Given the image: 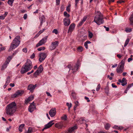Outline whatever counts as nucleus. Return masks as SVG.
<instances>
[{"label":"nucleus","mask_w":133,"mask_h":133,"mask_svg":"<svg viewBox=\"0 0 133 133\" xmlns=\"http://www.w3.org/2000/svg\"><path fill=\"white\" fill-rule=\"evenodd\" d=\"M101 88V85H100L99 84H98V86H97V87L96 88V90L97 91H98L100 89V88Z\"/></svg>","instance_id":"45"},{"label":"nucleus","mask_w":133,"mask_h":133,"mask_svg":"<svg viewBox=\"0 0 133 133\" xmlns=\"http://www.w3.org/2000/svg\"><path fill=\"white\" fill-rule=\"evenodd\" d=\"M17 109L16 104L15 102H13L7 105L5 108L6 113L7 115H12Z\"/></svg>","instance_id":"1"},{"label":"nucleus","mask_w":133,"mask_h":133,"mask_svg":"<svg viewBox=\"0 0 133 133\" xmlns=\"http://www.w3.org/2000/svg\"><path fill=\"white\" fill-rule=\"evenodd\" d=\"M43 70V67L42 65H41L38 68L37 70L35 72L34 74V76H36L39 74L41 73Z\"/></svg>","instance_id":"8"},{"label":"nucleus","mask_w":133,"mask_h":133,"mask_svg":"<svg viewBox=\"0 0 133 133\" xmlns=\"http://www.w3.org/2000/svg\"><path fill=\"white\" fill-rule=\"evenodd\" d=\"M132 86H133V83H132L131 84H129L128 86L126 88L127 90H128Z\"/></svg>","instance_id":"42"},{"label":"nucleus","mask_w":133,"mask_h":133,"mask_svg":"<svg viewBox=\"0 0 133 133\" xmlns=\"http://www.w3.org/2000/svg\"><path fill=\"white\" fill-rule=\"evenodd\" d=\"M34 102H33L30 104L28 110L30 112H32L36 108L35 105L34 104Z\"/></svg>","instance_id":"10"},{"label":"nucleus","mask_w":133,"mask_h":133,"mask_svg":"<svg viewBox=\"0 0 133 133\" xmlns=\"http://www.w3.org/2000/svg\"><path fill=\"white\" fill-rule=\"evenodd\" d=\"M43 32V30H40L38 33L36 35V36L37 37L41 33Z\"/></svg>","instance_id":"38"},{"label":"nucleus","mask_w":133,"mask_h":133,"mask_svg":"<svg viewBox=\"0 0 133 133\" xmlns=\"http://www.w3.org/2000/svg\"><path fill=\"white\" fill-rule=\"evenodd\" d=\"M75 103V106H76L77 107L78 105V102L77 101H76Z\"/></svg>","instance_id":"60"},{"label":"nucleus","mask_w":133,"mask_h":133,"mask_svg":"<svg viewBox=\"0 0 133 133\" xmlns=\"http://www.w3.org/2000/svg\"><path fill=\"white\" fill-rule=\"evenodd\" d=\"M35 89V87L32 84L29 85L28 88V89L30 91L32 92Z\"/></svg>","instance_id":"20"},{"label":"nucleus","mask_w":133,"mask_h":133,"mask_svg":"<svg viewBox=\"0 0 133 133\" xmlns=\"http://www.w3.org/2000/svg\"><path fill=\"white\" fill-rule=\"evenodd\" d=\"M64 24L66 26H68L70 23V20L68 17H66L63 19Z\"/></svg>","instance_id":"12"},{"label":"nucleus","mask_w":133,"mask_h":133,"mask_svg":"<svg viewBox=\"0 0 133 133\" xmlns=\"http://www.w3.org/2000/svg\"><path fill=\"white\" fill-rule=\"evenodd\" d=\"M12 57L11 56L8 57L7 58L6 61L5 62V63H6L7 64H8Z\"/></svg>","instance_id":"26"},{"label":"nucleus","mask_w":133,"mask_h":133,"mask_svg":"<svg viewBox=\"0 0 133 133\" xmlns=\"http://www.w3.org/2000/svg\"><path fill=\"white\" fill-rule=\"evenodd\" d=\"M82 20L78 24L79 26H80L82 25L83 24L84 22Z\"/></svg>","instance_id":"48"},{"label":"nucleus","mask_w":133,"mask_h":133,"mask_svg":"<svg viewBox=\"0 0 133 133\" xmlns=\"http://www.w3.org/2000/svg\"><path fill=\"white\" fill-rule=\"evenodd\" d=\"M40 11L38 9H37L36 10V11L34 12V14H37L38 13L39 11Z\"/></svg>","instance_id":"62"},{"label":"nucleus","mask_w":133,"mask_h":133,"mask_svg":"<svg viewBox=\"0 0 133 133\" xmlns=\"http://www.w3.org/2000/svg\"><path fill=\"white\" fill-rule=\"evenodd\" d=\"M84 120L82 118H80L79 120L78 121V123L81 124L83 123V122Z\"/></svg>","instance_id":"43"},{"label":"nucleus","mask_w":133,"mask_h":133,"mask_svg":"<svg viewBox=\"0 0 133 133\" xmlns=\"http://www.w3.org/2000/svg\"><path fill=\"white\" fill-rule=\"evenodd\" d=\"M61 119L62 120H66L67 119V116L66 115H64L62 116L61 117Z\"/></svg>","instance_id":"36"},{"label":"nucleus","mask_w":133,"mask_h":133,"mask_svg":"<svg viewBox=\"0 0 133 133\" xmlns=\"http://www.w3.org/2000/svg\"><path fill=\"white\" fill-rule=\"evenodd\" d=\"M14 1L13 0H8V3L11 6H12Z\"/></svg>","instance_id":"28"},{"label":"nucleus","mask_w":133,"mask_h":133,"mask_svg":"<svg viewBox=\"0 0 133 133\" xmlns=\"http://www.w3.org/2000/svg\"><path fill=\"white\" fill-rule=\"evenodd\" d=\"M60 0H56V4L57 5H59L60 4Z\"/></svg>","instance_id":"49"},{"label":"nucleus","mask_w":133,"mask_h":133,"mask_svg":"<svg viewBox=\"0 0 133 133\" xmlns=\"http://www.w3.org/2000/svg\"><path fill=\"white\" fill-rule=\"evenodd\" d=\"M79 66V63H77L74 67L73 68H72L71 72H72L73 73H74L78 69Z\"/></svg>","instance_id":"16"},{"label":"nucleus","mask_w":133,"mask_h":133,"mask_svg":"<svg viewBox=\"0 0 133 133\" xmlns=\"http://www.w3.org/2000/svg\"><path fill=\"white\" fill-rule=\"evenodd\" d=\"M110 124L108 123H107L105 125V129H108L110 127Z\"/></svg>","instance_id":"32"},{"label":"nucleus","mask_w":133,"mask_h":133,"mask_svg":"<svg viewBox=\"0 0 133 133\" xmlns=\"http://www.w3.org/2000/svg\"><path fill=\"white\" fill-rule=\"evenodd\" d=\"M39 61L41 62L44 61L47 56V55L46 53L44 52L40 53L39 55Z\"/></svg>","instance_id":"6"},{"label":"nucleus","mask_w":133,"mask_h":133,"mask_svg":"<svg viewBox=\"0 0 133 133\" xmlns=\"http://www.w3.org/2000/svg\"><path fill=\"white\" fill-rule=\"evenodd\" d=\"M58 44L59 42L57 41L52 42L49 47V49L51 50L55 49L58 46Z\"/></svg>","instance_id":"5"},{"label":"nucleus","mask_w":133,"mask_h":133,"mask_svg":"<svg viewBox=\"0 0 133 133\" xmlns=\"http://www.w3.org/2000/svg\"><path fill=\"white\" fill-rule=\"evenodd\" d=\"M64 16L66 17H69L70 16V15L69 14H68L66 11H65L64 12Z\"/></svg>","instance_id":"41"},{"label":"nucleus","mask_w":133,"mask_h":133,"mask_svg":"<svg viewBox=\"0 0 133 133\" xmlns=\"http://www.w3.org/2000/svg\"><path fill=\"white\" fill-rule=\"evenodd\" d=\"M20 37L19 36H17L15 37L12 42L18 46L20 43Z\"/></svg>","instance_id":"9"},{"label":"nucleus","mask_w":133,"mask_h":133,"mask_svg":"<svg viewBox=\"0 0 133 133\" xmlns=\"http://www.w3.org/2000/svg\"><path fill=\"white\" fill-rule=\"evenodd\" d=\"M113 88H116L117 87L116 85L112 83L111 84Z\"/></svg>","instance_id":"57"},{"label":"nucleus","mask_w":133,"mask_h":133,"mask_svg":"<svg viewBox=\"0 0 133 133\" xmlns=\"http://www.w3.org/2000/svg\"><path fill=\"white\" fill-rule=\"evenodd\" d=\"M77 128V127L76 126L70 128L67 131H66L65 133H74V132Z\"/></svg>","instance_id":"13"},{"label":"nucleus","mask_w":133,"mask_h":133,"mask_svg":"<svg viewBox=\"0 0 133 133\" xmlns=\"http://www.w3.org/2000/svg\"><path fill=\"white\" fill-rule=\"evenodd\" d=\"M122 85L123 86H124L127 84V82L126 80V79L124 77L121 80Z\"/></svg>","instance_id":"24"},{"label":"nucleus","mask_w":133,"mask_h":133,"mask_svg":"<svg viewBox=\"0 0 133 133\" xmlns=\"http://www.w3.org/2000/svg\"><path fill=\"white\" fill-rule=\"evenodd\" d=\"M7 64L6 63H5V62L4 63V64L3 65L2 69H4L6 68L7 66Z\"/></svg>","instance_id":"39"},{"label":"nucleus","mask_w":133,"mask_h":133,"mask_svg":"<svg viewBox=\"0 0 133 133\" xmlns=\"http://www.w3.org/2000/svg\"><path fill=\"white\" fill-rule=\"evenodd\" d=\"M56 110L55 108H52L50 110L49 114L51 117H53L55 115L56 113Z\"/></svg>","instance_id":"11"},{"label":"nucleus","mask_w":133,"mask_h":133,"mask_svg":"<svg viewBox=\"0 0 133 133\" xmlns=\"http://www.w3.org/2000/svg\"><path fill=\"white\" fill-rule=\"evenodd\" d=\"M130 41V39L129 38H127L125 42L124 45V46L125 47L128 44L129 41Z\"/></svg>","instance_id":"33"},{"label":"nucleus","mask_w":133,"mask_h":133,"mask_svg":"<svg viewBox=\"0 0 133 133\" xmlns=\"http://www.w3.org/2000/svg\"><path fill=\"white\" fill-rule=\"evenodd\" d=\"M130 24L133 26V13L131 14L129 18Z\"/></svg>","instance_id":"23"},{"label":"nucleus","mask_w":133,"mask_h":133,"mask_svg":"<svg viewBox=\"0 0 133 133\" xmlns=\"http://www.w3.org/2000/svg\"><path fill=\"white\" fill-rule=\"evenodd\" d=\"M75 27V24H71L68 30V32L71 33L74 30Z\"/></svg>","instance_id":"17"},{"label":"nucleus","mask_w":133,"mask_h":133,"mask_svg":"<svg viewBox=\"0 0 133 133\" xmlns=\"http://www.w3.org/2000/svg\"><path fill=\"white\" fill-rule=\"evenodd\" d=\"M125 59H123L119 64V65L124 67V64L125 62Z\"/></svg>","instance_id":"27"},{"label":"nucleus","mask_w":133,"mask_h":133,"mask_svg":"<svg viewBox=\"0 0 133 133\" xmlns=\"http://www.w3.org/2000/svg\"><path fill=\"white\" fill-rule=\"evenodd\" d=\"M10 78L9 76H8L6 79V81L5 83L7 84H9V83L10 82Z\"/></svg>","instance_id":"31"},{"label":"nucleus","mask_w":133,"mask_h":133,"mask_svg":"<svg viewBox=\"0 0 133 133\" xmlns=\"http://www.w3.org/2000/svg\"><path fill=\"white\" fill-rule=\"evenodd\" d=\"M25 124H22L20 125L19 128V130L20 132H22L23 131V129L25 126Z\"/></svg>","instance_id":"25"},{"label":"nucleus","mask_w":133,"mask_h":133,"mask_svg":"<svg viewBox=\"0 0 133 133\" xmlns=\"http://www.w3.org/2000/svg\"><path fill=\"white\" fill-rule=\"evenodd\" d=\"M10 86L12 87H13L15 86V84L14 83H11L10 84Z\"/></svg>","instance_id":"64"},{"label":"nucleus","mask_w":133,"mask_h":133,"mask_svg":"<svg viewBox=\"0 0 133 133\" xmlns=\"http://www.w3.org/2000/svg\"><path fill=\"white\" fill-rule=\"evenodd\" d=\"M32 68V65L31 61L29 59H27L24 65L22 68L21 72L22 74H23L30 70Z\"/></svg>","instance_id":"3"},{"label":"nucleus","mask_w":133,"mask_h":133,"mask_svg":"<svg viewBox=\"0 0 133 133\" xmlns=\"http://www.w3.org/2000/svg\"><path fill=\"white\" fill-rule=\"evenodd\" d=\"M33 131L31 127L29 128L27 132L28 133H31Z\"/></svg>","instance_id":"37"},{"label":"nucleus","mask_w":133,"mask_h":133,"mask_svg":"<svg viewBox=\"0 0 133 133\" xmlns=\"http://www.w3.org/2000/svg\"><path fill=\"white\" fill-rule=\"evenodd\" d=\"M87 17L86 16H84L83 17V19H82V20H83L84 22H85V21L87 19Z\"/></svg>","instance_id":"55"},{"label":"nucleus","mask_w":133,"mask_h":133,"mask_svg":"<svg viewBox=\"0 0 133 133\" xmlns=\"http://www.w3.org/2000/svg\"><path fill=\"white\" fill-rule=\"evenodd\" d=\"M34 98V96L31 95L29 96L28 98L25 99V103L26 104H28L30 101H32Z\"/></svg>","instance_id":"14"},{"label":"nucleus","mask_w":133,"mask_h":133,"mask_svg":"<svg viewBox=\"0 0 133 133\" xmlns=\"http://www.w3.org/2000/svg\"><path fill=\"white\" fill-rule=\"evenodd\" d=\"M123 68L124 67L119 65L117 68L116 71L118 73H122L123 71Z\"/></svg>","instance_id":"21"},{"label":"nucleus","mask_w":133,"mask_h":133,"mask_svg":"<svg viewBox=\"0 0 133 133\" xmlns=\"http://www.w3.org/2000/svg\"><path fill=\"white\" fill-rule=\"evenodd\" d=\"M34 71L33 70H32L31 72H29L27 73V74L28 75H29L33 73Z\"/></svg>","instance_id":"61"},{"label":"nucleus","mask_w":133,"mask_h":133,"mask_svg":"<svg viewBox=\"0 0 133 133\" xmlns=\"http://www.w3.org/2000/svg\"><path fill=\"white\" fill-rule=\"evenodd\" d=\"M104 27L106 31H108L109 30V29L108 27H106L105 26H104Z\"/></svg>","instance_id":"59"},{"label":"nucleus","mask_w":133,"mask_h":133,"mask_svg":"<svg viewBox=\"0 0 133 133\" xmlns=\"http://www.w3.org/2000/svg\"><path fill=\"white\" fill-rule=\"evenodd\" d=\"M47 38L48 36H46L43 38L38 43L36 44V47H38L44 44L46 42Z\"/></svg>","instance_id":"4"},{"label":"nucleus","mask_w":133,"mask_h":133,"mask_svg":"<svg viewBox=\"0 0 133 133\" xmlns=\"http://www.w3.org/2000/svg\"><path fill=\"white\" fill-rule=\"evenodd\" d=\"M23 52L26 53L27 51V48H25L23 49Z\"/></svg>","instance_id":"51"},{"label":"nucleus","mask_w":133,"mask_h":133,"mask_svg":"<svg viewBox=\"0 0 133 133\" xmlns=\"http://www.w3.org/2000/svg\"><path fill=\"white\" fill-rule=\"evenodd\" d=\"M75 6L76 7L77 4L79 2V0H75Z\"/></svg>","instance_id":"47"},{"label":"nucleus","mask_w":133,"mask_h":133,"mask_svg":"<svg viewBox=\"0 0 133 133\" xmlns=\"http://www.w3.org/2000/svg\"><path fill=\"white\" fill-rule=\"evenodd\" d=\"M27 18V15L26 14H25L24 15V16H23V18L25 20Z\"/></svg>","instance_id":"54"},{"label":"nucleus","mask_w":133,"mask_h":133,"mask_svg":"<svg viewBox=\"0 0 133 133\" xmlns=\"http://www.w3.org/2000/svg\"><path fill=\"white\" fill-rule=\"evenodd\" d=\"M71 65H69L66 67L65 68L67 69H68V70H69L68 71H69H69L71 69Z\"/></svg>","instance_id":"40"},{"label":"nucleus","mask_w":133,"mask_h":133,"mask_svg":"<svg viewBox=\"0 0 133 133\" xmlns=\"http://www.w3.org/2000/svg\"><path fill=\"white\" fill-rule=\"evenodd\" d=\"M39 18L40 21V25L42 26L43 23L45 21V17L44 15H42L41 17H39Z\"/></svg>","instance_id":"22"},{"label":"nucleus","mask_w":133,"mask_h":133,"mask_svg":"<svg viewBox=\"0 0 133 133\" xmlns=\"http://www.w3.org/2000/svg\"><path fill=\"white\" fill-rule=\"evenodd\" d=\"M66 104L68 107L69 108H70L72 106V104L71 103L69 104V103L67 102L66 103Z\"/></svg>","instance_id":"46"},{"label":"nucleus","mask_w":133,"mask_h":133,"mask_svg":"<svg viewBox=\"0 0 133 133\" xmlns=\"http://www.w3.org/2000/svg\"><path fill=\"white\" fill-rule=\"evenodd\" d=\"M35 54L34 53H33L32 55L30 56V58L31 59H33L35 57Z\"/></svg>","instance_id":"53"},{"label":"nucleus","mask_w":133,"mask_h":133,"mask_svg":"<svg viewBox=\"0 0 133 133\" xmlns=\"http://www.w3.org/2000/svg\"><path fill=\"white\" fill-rule=\"evenodd\" d=\"M93 35L92 34L91 32H90L89 33V36L90 38H91L92 37Z\"/></svg>","instance_id":"50"},{"label":"nucleus","mask_w":133,"mask_h":133,"mask_svg":"<svg viewBox=\"0 0 133 133\" xmlns=\"http://www.w3.org/2000/svg\"><path fill=\"white\" fill-rule=\"evenodd\" d=\"M132 58H131V57L129 58H128V62H129L131 61H132Z\"/></svg>","instance_id":"63"},{"label":"nucleus","mask_w":133,"mask_h":133,"mask_svg":"<svg viewBox=\"0 0 133 133\" xmlns=\"http://www.w3.org/2000/svg\"><path fill=\"white\" fill-rule=\"evenodd\" d=\"M94 21L98 25L104 23L103 15L100 12L98 11L96 12Z\"/></svg>","instance_id":"2"},{"label":"nucleus","mask_w":133,"mask_h":133,"mask_svg":"<svg viewBox=\"0 0 133 133\" xmlns=\"http://www.w3.org/2000/svg\"><path fill=\"white\" fill-rule=\"evenodd\" d=\"M54 120H52L50 121L47 124L45 125L44 126V129H48L51 127L54 123L52 122Z\"/></svg>","instance_id":"15"},{"label":"nucleus","mask_w":133,"mask_h":133,"mask_svg":"<svg viewBox=\"0 0 133 133\" xmlns=\"http://www.w3.org/2000/svg\"><path fill=\"white\" fill-rule=\"evenodd\" d=\"M63 124L62 122L57 123L55 124V127L58 129L62 128L63 126Z\"/></svg>","instance_id":"18"},{"label":"nucleus","mask_w":133,"mask_h":133,"mask_svg":"<svg viewBox=\"0 0 133 133\" xmlns=\"http://www.w3.org/2000/svg\"><path fill=\"white\" fill-rule=\"evenodd\" d=\"M132 31V29L131 28H126L125 29V31L127 32H130Z\"/></svg>","instance_id":"34"},{"label":"nucleus","mask_w":133,"mask_h":133,"mask_svg":"<svg viewBox=\"0 0 133 133\" xmlns=\"http://www.w3.org/2000/svg\"><path fill=\"white\" fill-rule=\"evenodd\" d=\"M18 46H17L16 44L13 43L12 42L11 43V45L9 50V51H10L11 50H12L13 49H14Z\"/></svg>","instance_id":"19"},{"label":"nucleus","mask_w":133,"mask_h":133,"mask_svg":"<svg viewBox=\"0 0 133 133\" xmlns=\"http://www.w3.org/2000/svg\"><path fill=\"white\" fill-rule=\"evenodd\" d=\"M5 16H4L3 15L0 16V19L3 20L5 18Z\"/></svg>","instance_id":"52"},{"label":"nucleus","mask_w":133,"mask_h":133,"mask_svg":"<svg viewBox=\"0 0 133 133\" xmlns=\"http://www.w3.org/2000/svg\"><path fill=\"white\" fill-rule=\"evenodd\" d=\"M46 93L47 94V96H51V95L50 93L49 92H46Z\"/></svg>","instance_id":"56"},{"label":"nucleus","mask_w":133,"mask_h":133,"mask_svg":"<svg viewBox=\"0 0 133 133\" xmlns=\"http://www.w3.org/2000/svg\"><path fill=\"white\" fill-rule=\"evenodd\" d=\"M24 93V91L22 90H18L14 94L12 95V98H15L21 96Z\"/></svg>","instance_id":"7"},{"label":"nucleus","mask_w":133,"mask_h":133,"mask_svg":"<svg viewBox=\"0 0 133 133\" xmlns=\"http://www.w3.org/2000/svg\"><path fill=\"white\" fill-rule=\"evenodd\" d=\"M71 6V5L70 4H69L68 5V6H67L66 8V10L68 12H69L70 11V7Z\"/></svg>","instance_id":"35"},{"label":"nucleus","mask_w":133,"mask_h":133,"mask_svg":"<svg viewBox=\"0 0 133 133\" xmlns=\"http://www.w3.org/2000/svg\"><path fill=\"white\" fill-rule=\"evenodd\" d=\"M83 48L81 46H79L77 48V51L79 52H82L83 51Z\"/></svg>","instance_id":"29"},{"label":"nucleus","mask_w":133,"mask_h":133,"mask_svg":"<svg viewBox=\"0 0 133 133\" xmlns=\"http://www.w3.org/2000/svg\"><path fill=\"white\" fill-rule=\"evenodd\" d=\"M84 46H85V48L87 49L88 48V44H87V43H86L85 42L84 43Z\"/></svg>","instance_id":"58"},{"label":"nucleus","mask_w":133,"mask_h":133,"mask_svg":"<svg viewBox=\"0 0 133 133\" xmlns=\"http://www.w3.org/2000/svg\"><path fill=\"white\" fill-rule=\"evenodd\" d=\"M52 32L55 33L56 34H57L58 33V30L56 29H54Z\"/></svg>","instance_id":"44"},{"label":"nucleus","mask_w":133,"mask_h":133,"mask_svg":"<svg viewBox=\"0 0 133 133\" xmlns=\"http://www.w3.org/2000/svg\"><path fill=\"white\" fill-rule=\"evenodd\" d=\"M105 92L107 94H108L109 92V89L108 86H107L104 89Z\"/></svg>","instance_id":"30"}]
</instances>
